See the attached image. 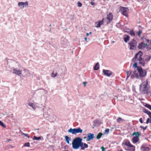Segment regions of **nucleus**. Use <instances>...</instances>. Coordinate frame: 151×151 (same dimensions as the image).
I'll return each instance as SVG.
<instances>
[{
  "instance_id": "f257e3e1",
  "label": "nucleus",
  "mask_w": 151,
  "mask_h": 151,
  "mask_svg": "<svg viewBox=\"0 0 151 151\" xmlns=\"http://www.w3.org/2000/svg\"><path fill=\"white\" fill-rule=\"evenodd\" d=\"M82 141V139L80 137L74 139L72 143L73 148L74 149H77L81 147V150L82 149H83V147L84 143Z\"/></svg>"
},
{
  "instance_id": "f03ea898",
  "label": "nucleus",
  "mask_w": 151,
  "mask_h": 151,
  "mask_svg": "<svg viewBox=\"0 0 151 151\" xmlns=\"http://www.w3.org/2000/svg\"><path fill=\"white\" fill-rule=\"evenodd\" d=\"M138 77L137 79L142 80L141 78L145 77L147 75V71L146 69H143L141 67H138Z\"/></svg>"
},
{
  "instance_id": "7ed1b4c3",
  "label": "nucleus",
  "mask_w": 151,
  "mask_h": 151,
  "mask_svg": "<svg viewBox=\"0 0 151 151\" xmlns=\"http://www.w3.org/2000/svg\"><path fill=\"white\" fill-rule=\"evenodd\" d=\"M148 82L147 81L145 84H142L139 86V90L142 94H148V89L147 88Z\"/></svg>"
},
{
  "instance_id": "20e7f679",
  "label": "nucleus",
  "mask_w": 151,
  "mask_h": 151,
  "mask_svg": "<svg viewBox=\"0 0 151 151\" xmlns=\"http://www.w3.org/2000/svg\"><path fill=\"white\" fill-rule=\"evenodd\" d=\"M51 109L49 107H44L43 109V116L45 118L50 116L51 114Z\"/></svg>"
},
{
  "instance_id": "39448f33",
  "label": "nucleus",
  "mask_w": 151,
  "mask_h": 151,
  "mask_svg": "<svg viewBox=\"0 0 151 151\" xmlns=\"http://www.w3.org/2000/svg\"><path fill=\"white\" fill-rule=\"evenodd\" d=\"M128 44L130 46L129 49L133 50L136 48L137 42L135 40L133 39L128 42Z\"/></svg>"
},
{
  "instance_id": "423d86ee",
  "label": "nucleus",
  "mask_w": 151,
  "mask_h": 151,
  "mask_svg": "<svg viewBox=\"0 0 151 151\" xmlns=\"http://www.w3.org/2000/svg\"><path fill=\"white\" fill-rule=\"evenodd\" d=\"M113 17L112 14L111 13H110L107 15L105 20V22H106L107 24H109L112 21L113 19Z\"/></svg>"
},
{
  "instance_id": "0eeeda50",
  "label": "nucleus",
  "mask_w": 151,
  "mask_h": 151,
  "mask_svg": "<svg viewBox=\"0 0 151 151\" xmlns=\"http://www.w3.org/2000/svg\"><path fill=\"white\" fill-rule=\"evenodd\" d=\"M125 145L131 147L130 148H128L127 150L128 151H134L135 150V146L131 144L129 141H126L125 143Z\"/></svg>"
},
{
  "instance_id": "6e6552de",
  "label": "nucleus",
  "mask_w": 151,
  "mask_h": 151,
  "mask_svg": "<svg viewBox=\"0 0 151 151\" xmlns=\"http://www.w3.org/2000/svg\"><path fill=\"white\" fill-rule=\"evenodd\" d=\"M120 11L126 17H128L129 9L127 8L122 7L120 9Z\"/></svg>"
},
{
  "instance_id": "1a4fd4ad",
  "label": "nucleus",
  "mask_w": 151,
  "mask_h": 151,
  "mask_svg": "<svg viewBox=\"0 0 151 151\" xmlns=\"http://www.w3.org/2000/svg\"><path fill=\"white\" fill-rule=\"evenodd\" d=\"M147 46V43H144L143 42L139 43L138 46V48L140 50H142Z\"/></svg>"
},
{
  "instance_id": "9d476101",
  "label": "nucleus",
  "mask_w": 151,
  "mask_h": 151,
  "mask_svg": "<svg viewBox=\"0 0 151 151\" xmlns=\"http://www.w3.org/2000/svg\"><path fill=\"white\" fill-rule=\"evenodd\" d=\"M104 19V18H103L102 19V20L101 21H99L98 22H96L95 23V27L97 28L99 27L101 25H102L103 24Z\"/></svg>"
},
{
  "instance_id": "9b49d317",
  "label": "nucleus",
  "mask_w": 151,
  "mask_h": 151,
  "mask_svg": "<svg viewBox=\"0 0 151 151\" xmlns=\"http://www.w3.org/2000/svg\"><path fill=\"white\" fill-rule=\"evenodd\" d=\"M103 71L104 75L108 77L110 76L112 73L111 71L107 70H103Z\"/></svg>"
},
{
  "instance_id": "f8f14e48",
  "label": "nucleus",
  "mask_w": 151,
  "mask_h": 151,
  "mask_svg": "<svg viewBox=\"0 0 151 151\" xmlns=\"http://www.w3.org/2000/svg\"><path fill=\"white\" fill-rule=\"evenodd\" d=\"M146 144H143L141 146L140 149L143 151H149L150 150V148L148 147H146Z\"/></svg>"
},
{
  "instance_id": "ddd939ff",
  "label": "nucleus",
  "mask_w": 151,
  "mask_h": 151,
  "mask_svg": "<svg viewBox=\"0 0 151 151\" xmlns=\"http://www.w3.org/2000/svg\"><path fill=\"white\" fill-rule=\"evenodd\" d=\"M13 70V71L12 72L13 73L18 76H20V75L22 74V70H17L15 68H14Z\"/></svg>"
},
{
  "instance_id": "4468645a",
  "label": "nucleus",
  "mask_w": 151,
  "mask_h": 151,
  "mask_svg": "<svg viewBox=\"0 0 151 151\" xmlns=\"http://www.w3.org/2000/svg\"><path fill=\"white\" fill-rule=\"evenodd\" d=\"M94 134H91V133H89L88 134V136L87 138V141H89L93 139L94 137Z\"/></svg>"
},
{
  "instance_id": "2eb2a0df",
  "label": "nucleus",
  "mask_w": 151,
  "mask_h": 151,
  "mask_svg": "<svg viewBox=\"0 0 151 151\" xmlns=\"http://www.w3.org/2000/svg\"><path fill=\"white\" fill-rule=\"evenodd\" d=\"M133 74L131 76V77H134L137 79V77H138V74L136 73V70H134L133 72Z\"/></svg>"
},
{
  "instance_id": "dca6fc26",
  "label": "nucleus",
  "mask_w": 151,
  "mask_h": 151,
  "mask_svg": "<svg viewBox=\"0 0 151 151\" xmlns=\"http://www.w3.org/2000/svg\"><path fill=\"white\" fill-rule=\"evenodd\" d=\"M130 37L127 35H124L123 36V38L124 42L125 43H127L128 41L129 40Z\"/></svg>"
},
{
  "instance_id": "f3484780",
  "label": "nucleus",
  "mask_w": 151,
  "mask_h": 151,
  "mask_svg": "<svg viewBox=\"0 0 151 151\" xmlns=\"http://www.w3.org/2000/svg\"><path fill=\"white\" fill-rule=\"evenodd\" d=\"M68 132L72 134H76V128H70L68 130Z\"/></svg>"
},
{
  "instance_id": "a211bd4d",
  "label": "nucleus",
  "mask_w": 151,
  "mask_h": 151,
  "mask_svg": "<svg viewBox=\"0 0 151 151\" xmlns=\"http://www.w3.org/2000/svg\"><path fill=\"white\" fill-rule=\"evenodd\" d=\"M132 140L134 143H136L139 140V137H134L132 138Z\"/></svg>"
},
{
  "instance_id": "6ab92c4d",
  "label": "nucleus",
  "mask_w": 151,
  "mask_h": 151,
  "mask_svg": "<svg viewBox=\"0 0 151 151\" xmlns=\"http://www.w3.org/2000/svg\"><path fill=\"white\" fill-rule=\"evenodd\" d=\"M83 132V130L81 129L79 127L77 128H76V134L78 133H81Z\"/></svg>"
},
{
  "instance_id": "aec40b11",
  "label": "nucleus",
  "mask_w": 151,
  "mask_h": 151,
  "mask_svg": "<svg viewBox=\"0 0 151 151\" xmlns=\"http://www.w3.org/2000/svg\"><path fill=\"white\" fill-rule=\"evenodd\" d=\"M99 63H97L94 67V69L95 70H97L99 68Z\"/></svg>"
},
{
  "instance_id": "412c9836",
  "label": "nucleus",
  "mask_w": 151,
  "mask_h": 151,
  "mask_svg": "<svg viewBox=\"0 0 151 151\" xmlns=\"http://www.w3.org/2000/svg\"><path fill=\"white\" fill-rule=\"evenodd\" d=\"M140 133L139 132H134L132 134V135H135L136 136L135 137H139L140 135Z\"/></svg>"
},
{
  "instance_id": "4be33fe9",
  "label": "nucleus",
  "mask_w": 151,
  "mask_h": 151,
  "mask_svg": "<svg viewBox=\"0 0 151 151\" xmlns=\"http://www.w3.org/2000/svg\"><path fill=\"white\" fill-rule=\"evenodd\" d=\"M143 111L145 113L148 114V116L149 115L151 114V112H150V111H149L148 110H147L145 108H144L143 109Z\"/></svg>"
},
{
  "instance_id": "5701e85b",
  "label": "nucleus",
  "mask_w": 151,
  "mask_h": 151,
  "mask_svg": "<svg viewBox=\"0 0 151 151\" xmlns=\"http://www.w3.org/2000/svg\"><path fill=\"white\" fill-rule=\"evenodd\" d=\"M18 5L21 8H23L24 7L23 2H19L18 3Z\"/></svg>"
},
{
  "instance_id": "b1692460",
  "label": "nucleus",
  "mask_w": 151,
  "mask_h": 151,
  "mask_svg": "<svg viewBox=\"0 0 151 151\" xmlns=\"http://www.w3.org/2000/svg\"><path fill=\"white\" fill-rule=\"evenodd\" d=\"M128 33L129 34L132 36H134L135 35V33L132 29L130 31L128 32Z\"/></svg>"
},
{
  "instance_id": "393cba45",
  "label": "nucleus",
  "mask_w": 151,
  "mask_h": 151,
  "mask_svg": "<svg viewBox=\"0 0 151 151\" xmlns=\"http://www.w3.org/2000/svg\"><path fill=\"white\" fill-rule=\"evenodd\" d=\"M143 55L142 52L140 53V54H139V58L137 59V60H139V61H140L142 60H144L143 58H142V56Z\"/></svg>"
},
{
  "instance_id": "a878e982",
  "label": "nucleus",
  "mask_w": 151,
  "mask_h": 151,
  "mask_svg": "<svg viewBox=\"0 0 151 151\" xmlns=\"http://www.w3.org/2000/svg\"><path fill=\"white\" fill-rule=\"evenodd\" d=\"M65 141L68 144H69V140H70V139L67 136H66L65 137Z\"/></svg>"
},
{
  "instance_id": "bb28decb",
  "label": "nucleus",
  "mask_w": 151,
  "mask_h": 151,
  "mask_svg": "<svg viewBox=\"0 0 151 151\" xmlns=\"http://www.w3.org/2000/svg\"><path fill=\"white\" fill-rule=\"evenodd\" d=\"M139 64L141 65L142 66H144L145 65V62L144 60H142L139 61Z\"/></svg>"
},
{
  "instance_id": "cd10ccee",
  "label": "nucleus",
  "mask_w": 151,
  "mask_h": 151,
  "mask_svg": "<svg viewBox=\"0 0 151 151\" xmlns=\"http://www.w3.org/2000/svg\"><path fill=\"white\" fill-rule=\"evenodd\" d=\"M132 72L131 71H127L126 72L127 79L131 75Z\"/></svg>"
},
{
  "instance_id": "c85d7f7f",
  "label": "nucleus",
  "mask_w": 151,
  "mask_h": 151,
  "mask_svg": "<svg viewBox=\"0 0 151 151\" xmlns=\"http://www.w3.org/2000/svg\"><path fill=\"white\" fill-rule=\"evenodd\" d=\"M28 105L32 107L33 109H35V105L33 103L30 102L28 104Z\"/></svg>"
},
{
  "instance_id": "c756f323",
  "label": "nucleus",
  "mask_w": 151,
  "mask_h": 151,
  "mask_svg": "<svg viewBox=\"0 0 151 151\" xmlns=\"http://www.w3.org/2000/svg\"><path fill=\"white\" fill-rule=\"evenodd\" d=\"M41 137H37L35 136H34L33 138V140H40L41 139Z\"/></svg>"
},
{
  "instance_id": "7c9ffc66",
  "label": "nucleus",
  "mask_w": 151,
  "mask_h": 151,
  "mask_svg": "<svg viewBox=\"0 0 151 151\" xmlns=\"http://www.w3.org/2000/svg\"><path fill=\"white\" fill-rule=\"evenodd\" d=\"M103 135V134L101 132L99 133L97 135L96 137V139H100L101 137Z\"/></svg>"
},
{
  "instance_id": "2f4dec72",
  "label": "nucleus",
  "mask_w": 151,
  "mask_h": 151,
  "mask_svg": "<svg viewBox=\"0 0 151 151\" xmlns=\"http://www.w3.org/2000/svg\"><path fill=\"white\" fill-rule=\"evenodd\" d=\"M88 147V145L87 144H86L85 143H84L83 144V149H82V150H84L85 148H87Z\"/></svg>"
},
{
  "instance_id": "473e14b6",
  "label": "nucleus",
  "mask_w": 151,
  "mask_h": 151,
  "mask_svg": "<svg viewBox=\"0 0 151 151\" xmlns=\"http://www.w3.org/2000/svg\"><path fill=\"white\" fill-rule=\"evenodd\" d=\"M148 56V55H147L146 56ZM151 58V56L150 55L148 57H146V58H145V60L147 61H149L150 60Z\"/></svg>"
},
{
  "instance_id": "72a5a7b5",
  "label": "nucleus",
  "mask_w": 151,
  "mask_h": 151,
  "mask_svg": "<svg viewBox=\"0 0 151 151\" xmlns=\"http://www.w3.org/2000/svg\"><path fill=\"white\" fill-rule=\"evenodd\" d=\"M133 67L136 68L137 70H138V67H141L140 66H137V62H135L133 64Z\"/></svg>"
},
{
  "instance_id": "f704fd0d",
  "label": "nucleus",
  "mask_w": 151,
  "mask_h": 151,
  "mask_svg": "<svg viewBox=\"0 0 151 151\" xmlns=\"http://www.w3.org/2000/svg\"><path fill=\"white\" fill-rule=\"evenodd\" d=\"M142 52V51H139L138 53H137L135 55V57H134V58H135L136 59H137V57H138V55H139V54H140V53H141Z\"/></svg>"
},
{
  "instance_id": "c9c22d12",
  "label": "nucleus",
  "mask_w": 151,
  "mask_h": 151,
  "mask_svg": "<svg viewBox=\"0 0 151 151\" xmlns=\"http://www.w3.org/2000/svg\"><path fill=\"white\" fill-rule=\"evenodd\" d=\"M142 29H139L138 32H137V34L139 36H140V34L142 32Z\"/></svg>"
},
{
  "instance_id": "e433bc0d",
  "label": "nucleus",
  "mask_w": 151,
  "mask_h": 151,
  "mask_svg": "<svg viewBox=\"0 0 151 151\" xmlns=\"http://www.w3.org/2000/svg\"><path fill=\"white\" fill-rule=\"evenodd\" d=\"M145 106L151 110V105H150L148 104H146Z\"/></svg>"
},
{
  "instance_id": "4c0bfd02",
  "label": "nucleus",
  "mask_w": 151,
  "mask_h": 151,
  "mask_svg": "<svg viewBox=\"0 0 151 151\" xmlns=\"http://www.w3.org/2000/svg\"><path fill=\"white\" fill-rule=\"evenodd\" d=\"M0 125L4 128L6 127V126L0 120Z\"/></svg>"
},
{
  "instance_id": "58836bf2",
  "label": "nucleus",
  "mask_w": 151,
  "mask_h": 151,
  "mask_svg": "<svg viewBox=\"0 0 151 151\" xmlns=\"http://www.w3.org/2000/svg\"><path fill=\"white\" fill-rule=\"evenodd\" d=\"M24 146L27 147H29L30 146V143L29 142H28L27 143H26L24 145Z\"/></svg>"
},
{
  "instance_id": "ea45409f",
  "label": "nucleus",
  "mask_w": 151,
  "mask_h": 151,
  "mask_svg": "<svg viewBox=\"0 0 151 151\" xmlns=\"http://www.w3.org/2000/svg\"><path fill=\"white\" fill-rule=\"evenodd\" d=\"M147 127V126H146L145 127H144L143 126H140V128H141L142 129L144 130H145L146 129Z\"/></svg>"
},
{
  "instance_id": "a19ab883",
  "label": "nucleus",
  "mask_w": 151,
  "mask_h": 151,
  "mask_svg": "<svg viewBox=\"0 0 151 151\" xmlns=\"http://www.w3.org/2000/svg\"><path fill=\"white\" fill-rule=\"evenodd\" d=\"M57 73H54V72H52V76L53 77H55L57 76Z\"/></svg>"
},
{
  "instance_id": "79ce46f5",
  "label": "nucleus",
  "mask_w": 151,
  "mask_h": 151,
  "mask_svg": "<svg viewBox=\"0 0 151 151\" xmlns=\"http://www.w3.org/2000/svg\"><path fill=\"white\" fill-rule=\"evenodd\" d=\"M77 4L78 6L79 7H81L82 6V4L80 2H78L77 3Z\"/></svg>"
},
{
  "instance_id": "37998d69",
  "label": "nucleus",
  "mask_w": 151,
  "mask_h": 151,
  "mask_svg": "<svg viewBox=\"0 0 151 151\" xmlns=\"http://www.w3.org/2000/svg\"><path fill=\"white\" fill-rule=\"evenodd\" d=\"M122 119L121 118L119 117L117 119V122L118 123H119L120 121L122 120Z\"/></svg>"
},
{
  "instance_id": "c03bdc74",
  "label": "nucleus",
  "mask_w": 151,
  "mask_h": 151,
  "mask_svg": "<svg viewBox=\"0 0 151 151\" xmlns=\"http://www.w3.org/2000/svg\"><path fill=\"white\" fill-rule=\"evenodd\" d=\"M21 134L22 135H24L25 136L27 137L28 138H29V135L27 134H25V133H22Z\"/></svg>"
},
{
  "instance_id": "a18cd8bd",
  "label": "nucleus",
  "mask_w": 151,
  "mask_h": 151,
  "mask_svg": "<svg viewBox=\"0 0 151 151\" xmlns=\"http://www.w3.org/2000/svg\"><path fill=\"white\" fill-rule=\"evenodd\" d=\"M24 4L25 6H27L28 5V2L27 1H26L25 2H24Z\"/></svg>"
},
{
  "instance_id": "49530a36",
  "label": "nucleus",
  "mask_w": 151,
  "mask_h": 151,
  "mask_svg": "<svg viewBox=\"0 0 151 151\" xmlns=\"http://www.w3.org/2000/svg\"><path fill=\"white\" fill-rule=\"evenodd\" d=\"M70 17H71L70 20L71 21H73L74 20V16L73 15H70Z\"/></svg>"
},
{
  "instance_id": "de8ad7c7",
  "label": "nucleus",
  "mask_w": 151,
  "mask_h": 151,
  "mask_svg": "<svg viewBox=\"0 0 151 151\" xmlns=\"http://www.w3.org/2000/svg\"><path fill=\"white\" fill-rule=\"evenodd\" d=\"M149 122L150 123V118H148L147 119L146 123V124H148Z\"/></svg>"
},
{
  "instance_id": "09e8293b",
  "label": "nucleus",
  "mask_w": 151,
  "mask_h": 151,
  "mask_svg": "<svg viewBox=\"0 0 151 151\" xmlns=\"http://www.w3.org/2000/svg\"><path fill=\"white\" fill-rule=\"evenodd\" d=\"M109 131V129H107L105 131V133H106V134H108Z\"/></svg>"
},
{
  "instance_id": "8fccbe9b",
  "label": "nucleus",
  "mask_w": 151,
  "mask_h": 151,
  "mask_svg": "<svg viewBox=\"0 0 151 151\" xmlns=\"http://www.w3.org/2000/svg\"><path fill=\"white\" fill-rule=\"evenodd\" d=\"M146 48L149 50L151 49V45L149 46V45H147V46H146Z\"/></svg>"
},
{
  "instance_id": "3c124183",
  "label": "nucleus",
  "mask_w": 151,
  "mask_h": 151,
  "mask_svg": "<svg viewBox=\"0 0 151 151\" xmlns=\"http://www.w3.org/2000/svg\"><path fill=\"white\" fill-rule=\"evenodd\" d=\"M146 42L148 43H150V44H151V41H150L148 39H146Z\"/></svg>"
},
{
  "instance_id": "603ef678",
  "label": "nucleus",
  "mask_w": 151,
  "mask_h": 151,
  "mask_svg": "<svg viewBox=\"0 0 151 151\" xmlns=\"http://www.w3.org/2000/svg\"><path fill=\"white\" fill-rule=\"evenodd\" d=\"M139 121L141 123H143V121L142 120V118H140V119H139Z\"/></svg>"
},
{
  "instance_id": "864d4df0",
  "label": "nucleus",
  "mask_w": 151,
  "mask_h": 151,
  "mask_svg": "<svg viewBox=\"0 0 151 151\" xmlns=\"http://www.w3.org/2000/svg\"><path fill=\"white\" fill-rule=\"evenodd\" d=\"M101 148L102 150V151H105V148L103 147H101Z\"/></svg>"
},
{
  "instance_id": "5fc2aeb1",
  "label": "nucleus",
  "mask_w": 151,
  "mask_h": 151,
  "mask_svg": "<svg viewBox=\"0 0 151 151\" xmlns=\"http://www.w3.org/2000/svg\"><path fill=\"white\" fill-rule=\"evenodd\" d=\"M91 4L92 5H95V3L93 2V1L91 2Z\"/></svg>"
},
{
  "instance_id": "6e6d98bb",
  "label": "nucleus",
  "mask_w": 151,
  "mask_h": 151,
  "mask_svg": "<svg viewBox=\"0 0 151 151\" xmlns=\"http://www.w3.org/2000/svg\"><path fill=\"white\" fill-rule=\"evenodd\" d=\"M136 59L135 58H133L132 59V61H133V62H135L136 60Z\"/></svg>"
},
{
  "instance_id": "4d7b16f0",
  "label": "nucleus",
  "mask_w": 151,
  "mask_h": 151,
  "mask_svg": "<svg viewBox=\"0 0 151 151\" xmlns=\"http://www.w3.org/2000/svg\"><path fill=\"white\" fill-rule=\"evenodd\" d=\"M87 83L86 82H84L83 83L84 85V86H86V84Z\"/></svg>"
},
{
  "instance_id": "13d9d810",
  "label": "nucleus",
  "mask_w": 151,
  "mask_h": 151,
  "mask_svg": "<svg viewBox=\"0 0 151 151\" xmlns=\"http://www.w3.org/2000/svg\"><path fill=\"white\" fill-rule=\"evenodd\" d=\"M150 119V123H151V114L149 115Z\"/></svg>"
},
{
  "instance_id": "bf43d9fd",
  "label": "nucleus",
  "mask_w": 151,
  "mask_h": 151,
  "mask_svg": "<svg viewBox=\"0 0 151 151\" xmlns=\"http://www.w3.org/2000/svg\"><path fill=\"white\" fill-rule=\"evenodd\" d=\"M24 70L25 71H28V70H27V69H24Z\"/></svg>"
},
{
  "instance_id": "052dcab7",
  "label": "nucleus",
  "mask_w": 151,
  "mask_h": 151,
  "mask_svg": "<svg viewBox=\"0 0 151 151\" xmlns=\"http://www.w3.org/2000/svg\"><path fill=\"white\" fill-rule=\"evenodd\" d=\"M84 39L86 41H87V37H86L84 38Z\"/></svg>"
},
{
  "instance_id": "680f3d73",
  "label": "nucleus",
  "mask_w": 151,
  "mask_h": 151,
  "mask_svg": "<svg viewBox=\"0 0 151 151\" xmlns=\"http://www.w3.org/2000/svg\"><path fill=\"white\" fill-rule=\"evenodd\" d=\"M116 24H117L116 25L117 26L118 25L120 24H119V23H117Z\"/></svg>"
},
{
  "instance_id": "e2e57ef3",
  "label": "nucleus",
  "mask_w": 151,
  "mask_h": 151,
  "mask_svg": "<svg viewBox=\"0 0 151 151\" xmlns=\"http://www.w3.org/2000/svg\"><path fill=\"white\" fill-rule=\"evenodd\" d=\"M86 35H87V36H88L89 35V33H86Z\"/></svg>"
},
{
  "instance_id": "0e129e2a",
  "label": "nucleus",
  "mask_w": 151,
  "mask_h": 151,
  "mask_svg": "<svg viewBox=\"0 0 151 151\" xmlns=\"http://www.w3.org/2000/svg\"><path fill=\"white\" fill-rule=\"evenodd\" d=\"M51 29H50L49 30V31L50 32H51Z\"/></svg>"
},
{
  "instance_id": "69168bd1",
  "label": "nucleus",
  "mask_w": 151,
  "mask_h": 151,
  "mask_svg": "<svg viewBox=\"0 0 151 151\" xmlns=\"http://www.w3.org/2000/svg\"><path fill=\"white\" fill-rule=\"evenodd\" d=\"M119 151H123V150L122 149V150H120Z\"/></svg>"
},
{
  "instance_id": "338daca9",
  "label": "nucleus",
  "mask_w": 151,
  "mask_h": 151,
  "mask_svg": "<svg viewBox=\"0 0 151 151\" xmlns=\"http://www.w3.org/2000/svg\"><path fill=\"white\" fill-rule=\"evenodd\" d=\"M10 140V139H9L8 140V141H9Z\"/></svg>"
},
{
  "instance_id": "774afa93",
  "label": "nucleus",
  "mask_w": 151,
  "mask_h": 151,
  "mask_svg": "<svg viewBox=\"0 0 151 151\" xmlns=\"http://www.w3.org/2000/svg\"><path fill=\"white\" fill-rule=\"evenodd\" d=\"M90 33V34H91V32H90V33Z\"/></svg>"
}]
</instances>
